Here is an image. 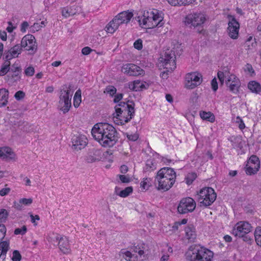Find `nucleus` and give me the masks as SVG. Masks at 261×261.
Returning a JSON list of instances; mask_svg holds the SVG:
<instances>
[{
  "instance_id": "4468645a",
  "label": "nucleus",
  "mask_w": 261,
  "mask_h": 261,
  "mask_svg": "<svg viewBox=\"0 0 261 261\" xmlns=\"http://www.w3.org/2000/svg\"><path fill=\"white\" fill-rule=\"evenodd\" d=\"M50 240L49 241L54 242L55 239L56 242L58 243V246L64 254H68L70 252V246L69 243L68 239L65 236H60L59 234H57L54 238L49 237Z\"/></svg>"
},
{
  "instance_id": "37998d69",
  "label": "nucleus",
  "mask_w": 261,
  "mask_h": 261,
  "mask_svg": "<svg viewBox=\"0 0 261 261\" xmlns=\"http://www.w3.org/2000/svg\"><path fill=\"white\" fill-rule=\"evenodd\" d=\"M8 213L5 209L0 210V223H3L6 221L7 218L8 216Z\"/></svg>"
},
{
  "instance_id": "de8ad7c7",
  "label": "nucleus",
  "mask_w": 261,
  "mask_h": 261,
  "mask_svg": "<svg viewBox=\"0 0 261 261\" xmlns=\"http://www.w3.org/2000/svg\"><path fill=\"white\" fill-rule=\"evenodd\" d=\"M107 93L109 94L111 96L114 95L117 91L116 88L113 86H109L106 89Z\"/></svg>"
},
{
  "instance_id": "79ce46f5",
  "label": "nucleus",
  "mask_w": 261,
  "mask_h": 261,
  "mask_svg": "<svg viewBox=\"0 0 261 261\" xmlns=\"http://www.w3.org/2000/svg\"><path fill=\"white\" fill-rule=\"evenodd\" d=\"M75 12H73L71 8L66 7L62 10V15L65 17L73 15Z\"/></svg>"
},
{
  "instance_id": "9b49d317",
  "label": "nucleus",
  "mask_w": 261,
  "mask_h": 261,
  "mask_svg": "<svg viewBox=\"0 0 261 261\" xmlns=\"http://www.w3.org/2000/svg\"><path fill=\"white\" fill-rule=\"evenodd\" d=\"M186 87L192 89L200 85L202 82V76L197 72L189 73L186 75Z\"/></svg>"
},
{
  "instance_id": "5701e85b",
  "label": "nucleus",
  "mask_w": 261,
  "mask_h": 261,
  "mask_svg": "<svg viewBox=\"0 0 261 261\" xmlns=\"http://www.w3.org/2000/svg\"><path fill=\"white\" fill-rule=\"evenodd\" d=\"M101 153L100 149L93 148L87 156V162L91 163L100 161L101 159Z\"/></svg>"
},
{
  "instance_id": "dca6fc26",
  "label": "nucleus",
  "mask_w": 261,
  "mask_h": 261,
  "mask_svg": "<svg viewBox=\"0 0 261 261\" xmlns=\"http://www.w3.org/2000/svg\"><path fill=\"white\" fill-rule=\"evenodd\" d=\"M225 84L231 92L237 94L239 92L241 82L239 78L234 74H232L229 75L225 81Z\"/></svg>"
},
{
  "instance_id": "a19ab883",
  "label": "nucleus",
  "mask_w": 261,
  "mask_h": 261,
  "mask_svg": "<svg viewBox=\"0 0 261 261\" xmlns=\"http://www.w3.org/2000/svg\"><path fill=\"white\" fill-rule=\"evenodd\" d=\"M248 164L254 166H258L260 167V162L258 158L254 155H251L248 161Z\"/></svg>"
},
{
  "instance_id": "f3484780",
  "label": "nucleus",
  "mask_w": 261,
  "mask_h": 261,
  "mask_svg": "<svg viewBox=\"0 0 261 261\" xmlns=\"http://www.w3.org/2000/svg\"><path fill=\"white\" fill-rule=\"evenodd\" d=\"M72 148L76 150H81L87 144V139L84 135H74L72 139Z\"/></svg>"
},
{
  "instance_id": "0e129e2a",
  "label": "nucleus",
  "mask_w": 261,
  "mask_h": 261,
  "mask_svg": "<svg viewBox=\"0 0 261 261\" xmlns=\"http://www.w3.org/2000/svg\"><path fill=\"white\" fill-rule=\"evenodd\" d=\"M123 98V94L122 93L117 94L114 98V102L115 103L119 102Z\"/></svg>"
},
{
  "instance_id": "09e8293b",
  "label": "nucleus",
  "mask_w": 261,
  "mask_h": 261,
  "mask_svg": "<svg viewBox=\"0 0 261 261\" xmlns=\"http://www.w3.org/2000/svg\"><path fill=\"white\" fill-rule=\"evenodd\" d=\"M6 232V228L4 224H0V243L3 242V239L5 238Z\"/></svg>"
},
{
  "instance_id": "ea45409f",
  "label": "nucleus",
  "mask_w": 261,
  "mask_h": 261,
  "mask_svg": "<svg viewBox=\"0 0 261 261\" xmlns=\"http://www.w3.org/2000/svg\"><path fill=\"white\" fill-rule=\"evenodd\" d=\"M197 174L195 172L189 173L185 177L186 182L190 185L192 184L193 181L196 178Z\"/></svg>"
},
{
  "instance_id": "f03ea898",
  "label": "nucleus",
  "mask_w": 261,
  "mask_h": 261,
  "mask_svg": "<svg viewBox=\"0 0 261 261\" xmlns=\"http://www.w3.org/2000/svg\"><path fill=\"white\" fill-rule=\"evenodd\" d=\"M134 107L135 103L133 101L119 102L115 107V113L113 114L114 118L118 119L121 124L128 122L134 117Z\"/></svg>"
},
{
  "instance_id": "a878e982",
  "label": "nucleus",
  "mask_w": 261,
  "mask_h": 261,
  "mask_svg": "<svg viewBox=\"0 0 261 261\" xmlns=\"http://www.w3.org/2000/svg\"><path fill=\"white\" fill-rule=\"evenodd\" d=\"M9 249V243L7 241L0 243V257L2 256L3 261H5L6 254Z\"/></svg>"
},
{
  "instance_id": "423d86ee",
  "label": "nucleus",
  "mask_w": 261,
  "mask_h": 261,
  "mask_svg": "<svg viewBox=\"0 0 261 261\" xmlns=\"http://www.w3.org/2000/svg\"><path fill=\"white\" fill-rule=\"evenodd\" d=\"M143 16V24L148 28H154L156 27H160L164 24L163 22V17L160 14L157 10L147 12L146 14H144Z\"/></svg>"
},
{
  "instance_id": "412c9836",
  "label": "nucleus",
  "mask_w": 261,
  "mask_h": 261,
  "mask_svg": "<svg viewBox=\"0 0 261 261\" xmlns=\"http://www.w3.org/2000/svg\"><path fill=\"white\" fill-rule=\"evenodd\" d=\"M15 154L12 149L8 147L0 148V158L7 161L15 160Z\"/></svg>"
},
{
  "instance_id": "5fc2aeb1",
  "label": "nucleus",
  "mask_w": 261,
  "mask_h": 261,
  "mask_svg": "<svg viewBox=\"0 0 261 261\" xmlns=\"http://www.w3.org/2000/svg\"><path fill=\"white\" fill-rule=\"evenodd\" d=\"M126 137L127 139L132 141H135L137 140L139 138V135L138 134H128V133L126 134Z\"/></svg>"
},
{
  "instance_id": "f257e3e1",
  "label": "nucleus",
  "mask_w": 261,
  "mask_h": 261,
  "mask_svg": "<svg viewBox=\"0 0 261 261\" xmlns=\"http://www.w3.org/2000/svg\"><path fill=\"white\" fill-rule=\"evenodd\" d=\"M92 136L104 147H111L118 141V133L116 128L108 123H98L92 130Z\"/></svg>"
},
{
  "instance_id": "e433bc0d",
  "label": "nucleus",
  "mask_w": 261,
  "mask_h": 261,
  "mask_svg": "<svg viewBox=\"0 0 261 261\" xmlns=\"http://www.w3.org/2000/svg\"><path fill=\"white\" fill-rule=\"evenodd\" d=\"M254 235L256 244L261 246V226H258L255 228Z\"/></svg>"
},
{
  "instance_id": "8fccbe9b",
  "label": "nucleus",
  "mask_w": 261,
  "mask_h": 261,
  "mask_svg": "<svg viewBox=\"0 0 261 261\" xmlns=\"http://www.w3.org/2000/svg\"><path fill=\"white\" fill-rule=\"evenodd\" d=\"M236 123L238 124L239 128L241 130H243L244 128H245V123H244L243 120L241 118L240 116H237L236 117Z\"/></svg>"
},
{
  "instance_id": "c756f323",
  "label": "nucleus",
  "mask_w": 261,
  "mask_h": 261,
  "mask_svg": "<svg viewBox=\"0 0 261 261\" xmlns=\"http://www.w3.org/2000/svg\"><path fill=\"white\" fill-rule=\"evenodd\" d=\"M119 24L114 18L106 27V31L108 33L113 34L118 29Z\"/></svg>"
},
{
  "instance_id": "393cba45",
  "label": "nucleus",
  "mask_w": 261,
  "mask_h": 261,
  "mask_svg": "<svg viewBox=\"0 0 261 261\" xmlns=\"http://www.w3.org/2000/svg\"><path fill=\"white\" fill-rule=\"evenodd\" d=\"M9 92L5 89H0V107L7 105L8 102Z\"/></svg>"
},
{
  "instance_id": "20e7f679",
  "label": "nucleus",
  "mask_w": 261,
  "mask_h": 261,
  "mask_svg": "<svg viewBox=\"0 0 261 261\" xmlns=\"http://www.w3.org/2000/svg\"><path fill=\"white\" fill-rule=\"evenodd\" d=\"M206 21L205 15L201 12H193L189 14L185 18V24L190 29H196L197 32H204L203 24Z\"/></svg>"
},
{
  "instance_id": "a18cd8bd",
  "label": "nucleus",
  "mask_w": 261,
  "mask_h": 261,
  "mask_svg": "<svg viewBox=\"0 0 261 261\" xmlns=\"http://www.w3.org/2000/svg\"><path fill=\"white\" fill-rule=\"evenodd\" d=\"M21 259V255L18 250H14L13 252L12 260L13 261H20Z\"/></svg>"
},
{
  "instance_id": "69168bd1",
  "label": "nucleus",
  "mask_w": 261,
  "mask_h": 261,
  "mask_svg": "<svg viewBox=\"0 0 261 261\" xmlns=\"http://www.w3.org/2000/svg\"><path fill=\"white\" fill-rule=\"evenodd\" d=\"M10 72H15L18 71H19V73H21V69L20 67L16 66L15 64H13L10 68Z\"/></svg>"
},
{
  "instance_id": "680f3d73",
  "label": "nucleus",
  "mask_w": 261,
  "mask_h": 261,
  "mask_svg": "<svg viewBox=\"0 0 261 261\" xmlns=\"http://www.w3.org/2000/svg\"><path fill=\"white\" fill-rule=\"evenodd\" d=\"M10 191V189L9 188H3L2 190H0V196H4L7 195Z\"/></svg>"
},
{
  "instance_id": "a211bd4d",
  "label": "nucleus",
  "mask_w": 261,
  "mask_h": 261,
  "mask_svg": "<svg viewBox=\"0 0 261 261\" xmlns=\"http://www.w3.org/2000/svg\"><path fill=\"white\" fill-rule=\"evenodd\" d=\"M22 47L20 44H17L4 53V59L10 60L14 58H16L21 53Z\"/></svg>"
},
{
  "instance_id": "e2e57ef3",
  "label": "nucleus",
  "mask_w": 261,
  "mask_h": 261,
  "mask_svg": "<svg viewBox=\"0 0 261 261\" xmlns=\"http://www.w3.org/2000/svg\"><path fill=\"white\" fill-rule=\"evenodd\" d=\"M29 27V23L27 21H23L21 24L20 31L22 33L26 32V29Z\"/></svg>"
},
{
  "instance_id": "0eeeda50",
  "label": "nucleus",
  "mask_w": 261,
  "mask_h": 261,
  "mask_svg": "<svg viewBox=\"0 0 261 261\" xmlns=\"http://www.w3.org/2000/svg\"><path fill=\"white\" fill-rule=\"evenodd\" d=\"M197 197L200 206L206 207L211 205L215 201L217 194L213 188L205 187L200 190Z\"/></svg>"
},
{
  "instance_id": "f704fd0d",
  "label": "nucleus",
  "mask_w": 261,
  "mask_h": 261,
  "mask_svg": "<svg viewBox=\"0 0 261 261\" xmlns=\"http://www.w3.org/2000/svg\"><path fill=\"white\" fill-rule=\"evenodd\" d=\"M81 102V91L78 90L76 91L73 97V106L75 108H78Z\"/></svg>"
},
{
  "instance_id": "39448f33",
  "label": "nucleus",
  "mask_w": 261,
  "mask_h": 261,
  "mask_svg": "<svg viewBox=\"0 0 261 261\" xmlns=\"http://www.w3.org/2000/svg\"><path fill=\"white\" fill-rule=\"evenodd\" d=\"M72 94L70 85H64L63 89L60 90L58 108L64 114L67 113L71 107Z\"/></svg>"
},
{
  "instance_id": "6e6552de",
  "label": "nucleus",
  "mask_w": 261,
  "mask_h": 261,
  "mask_svg": "<svg viewBox=\"0 0 261 261\" xmlns=\"http://www.w3.org/2000/svg\"><path fill=\"white\" fill-rule=\"evenodd\" d=\"M162 59L164 68L167 69L168 71H172L176 68V57L173 51L167 50Z\"/></svg>"
},
{
  "instance_id": "b1692460",
  "label": "nucleus",
  "mask_w": 261,
  "mask_h": 261,
  "mask_svg": "<svg viewBox=\"0 0 261 261\" xmlns=\"http://www.w3.org/2000/svg\"><path fill=\"white\" fill-rule=\"evenodd\" d=\"M186 237L190 242H194L197 237L195 227L193 224H189L185 229Z\"/></svg>"
},
{
  "instance_id": "c03bdc74",
  "label": "nucleus",
  "mask_w": 261,
  "mask_h": 261,
  "mask_svg": "<svg viewBox=\"0 0 261 261\" xmlns=\"http://www.w3.org/2000/svg\"><path fill=\"white\" fill-rule=\"evenodd\" d=\"M150 178H144L143 180L140 183L141 187L143 189L147 190L150 186Z\"/></svg>"
},
{
  "instance_id": "aec40b11",
  "label": "nucleus",
  "mask_w": 261,
  "mask_h": 261,
  "mask_svg": "<svg viewBox=\"0 0 261 261\" xmlns=\"http://www.w3.org/2000/svg\"><path fill=\"white\" fill-rule=\"evenodd\" d=\"M155 177L162 178H176V172L173 168L170 167H164L158 171Z\"/></svg>"
},
{
  "instance_id": "338daca9",
  "label": "nucleus",
  "mask_w": 261,
  "mask_h": 261,
  "mask_svg": "<svg viewBox=\"0 0 261 261\" xmlns=\"http://www.w3.org/2000/svg\"><path fill=\"white\" fill-rule=\"evenodd\" d=\"M92 49L89 47H85L82 50V53L84 55H88L92 51Z\"/></svg>"
},
{
  "instance_id": "4d7b16f0",
  "label": "nucleus",
  "mask_w": 261,
  "mask_h": 261,
  "mask_svg": "<svg viewBox=\"0 0 261 261\" xmlns=\"http://www.w3.org/2000/svg\"><path fill=\"white\" fill-rule=\"evenodd\" d=\"M211 84V86H212V88L214 92H216L217 90L218 87V83H217V80L215 77L212 80Z\"/></svg>"
},
{
  "instance_id": "72a5a7b5",
  "label": "nucleus",
  "mask_w": 261,
  "mask_h": 261,
  "mask_svg": "<svg viewBox=\"0 0 261 261\" xmlns=\"http://www.w3.org/2000/svg\"><path fill=\"white\" fill-rule=\"evenodd\" d=\"M10 61L5 60V62L3 64L2 68L0 70V76H3L5 75L10 70Z\"/></svg>"
},
{
  "instance_id": "13d9d810",
  "label": "nucleus",
  "mask_w": 261,
  "mask_h": 261,
  "mask_svg": "<svg viewBox=\"0 0 261 261\" xmlns=\"http://www.w3.org/2000/svg\"><path fill=\"white\" fill-rule=\"evenodd\" d=\"M20 202L22 204H24L25 205H30L33 202V200L31 198L27 199V198H24L20 199Z\"/></svg>"
},
{
  "instance_id": "4c0bfd02",
  "label": "nucleus",
  "mask_w": 261,
  "mask_h": 261,
  "mask_svg": "<svg viewBox=\"0 0 261 261\" xmlns=\"http://www.w3.org/2000/svg\"><path fill=\"white\" fill-rule=\"evenodd\" d=\"M141 81L139 80H135L133 82L128 83V88L133 91H139Z\"/></svg>"
},
{
  "instance_id": "052dcab7",
  "label": "nucleus",
  "mask_w": 261,
  "mask_h": 261,
  "mask_svg": "<svg viewBox=\"0 0 261 261\" xmlns=\"http://www.w3.org/2000/svg\"><path fill=\"white\" fill-rule=\"evenodd\" d=\"M244 70H245V71H247V72H248L249 73H250L251 74L254 73V70H253V69L252 68V66L250 64H247L245 65V67Z\"/></svg>"
},
{
  "instance_id": "3c124183",
  "label": "nucleus",
  "mask_w": 261,
  "mask_h": 261,
  "mask_svg": "<svg viewBox=\"0 0 261 261\" xmlns=\"http://www.w3.org/2000/svg\"><path fill=\"white\" fill-rule=\"evenodd\" d=\"M24 73L27 76H33L35 73V69L32 66H29L25 69Z\"/></svg>"
},
{
  "instance_id": "2f4dec72",
  "label": "nucleus",
  "mask_w": 261,
  "mask_h": 261,
  "mask_svg": "<svg viewBox=\"0 0 261 261\" xmlns=\"http://www.w3.org/2000/svg\"><path fill=\"white\" fill-rule=\"evenodd\" d=\"M248 88L252 92L259 93L261 92V86L260 84L255 81L250 82L248 85Z\"/></svg>"
},
{
  "instance_id": "7c9ffc66",
  "label": "nucleus",
  "mask_w": 261,
  "mask_h": 261,
  "mask_svg": "<svg viewBox=\"0 0 261 261\" xmlns=\"http://www.w3.org/2000/svg\"><path fill=\"white\" fill-rule=\"evenodd\" d=\"M156 168V164L152 159H148L146 162L145 166L144 167V171L151 172Z\"/></svg>"
},
{
  "instance_id": "473e14b6",
  "label": "nucleus",
  "mask_w": 261,
  "mask_h": 261,
  "mask_svg": "<svg viewBox=\"0 0 261 261\" xmlns=\"http://www.w3.org/2000/svg\"><path fill=\"white\" fill-rule=\"evenodd\" d=\"M200 116L203 120H207L211 122H214L215 120L214 115L211 112L202 111L200 113Z\"/></svg>"
},
{
  "instance_id": "c85d7f7f",
  "label": "nucleus",
  "mask_w": 261,
  "mask_h": 261,
  "mask_svg": "<svg viewBox=\"0 0 261 261\" xmlns=\"http://www.w3.org/2000/svg\"><path fill=\"white\" fill-rule=\"evenodd\" d=\"M146 248V246L145 244L140 243L137 245H134L132 247V249L133 252L138 253V254L141 256L144 254Z\"/></svg>"
},
{
  "instance_id": "603ef678",
  "label": "nucleus",
  "mask_w": 261,
  "mask_h": 261,
  "mask_svg": "<svg viewBox=\"0 0 261 261\" xmlns=\"http://www.w3.org/2000/svg\"><path fill=\"white\" fill-rule=\"evenodd\" d=\"M134 46L138 50L142 49L143 47L142 40L140 39L137 40L134 43Z\"/></svg>"
},
{
  "instance_id": "9d476101",
  "label": "nucleus",
  "mask_w": 261,
  "mask_h": 261,
  "mask_svg": "<svg viewBox=\"0 0 261 261\" xmlns=\"http://www.w3.org/2000/svg\"><path fill=\"white\" fill-rule=\"evenodd\" d=\"M252 227L247 222L240 221L238 222L232 230V234L236 237H243L252 230Z\"/></svg>"
},
{
  "instance_id": "bb28decb",
  "label": "nucleus",
  "mask_w": 261,
  "mask_h": 261,
  "mask_svg": "<svg viewBox=\"0 0 261 261\" xmlns=\"http://www.w3.org/2000/svg\"><path fill=\"white\" fill-rule=\"evenodd\" d=\"M20 73L19 71H17L15 72H11L8 74L7 77H8V81L10 84H14L20 80Z\"/></svg>"
},
{
  "instance_id": "cd10ccee",
  "label": "nucleus",
  "mask_w": 261,
  "mask_h": 261,
  "mask_svg": "<svg viewBox=\"0 0 261 261\" xmlns=\"http://www.w3.org/2000/svg\"><path fill=\"white\" fill-rule=\"evenodd\" d=\"M172 6L187 5L193 3L196 0H166Z\"/></svg>"
},
{
  "instance_id": "864d4df0",
  "label": "nucleus",
  "mask_w": 261,
  "mask_h": 261,
  "mask_svg": "<svg viewBox=\"0 0 261 261\" xmlns=\"http://www.w3.org/2000/svg\"><path fill=\"white\" fill-rule=\"evenodd\" d=\"M25 96V93L22 91H18L15 94L14 97L17 100H20L23 98Z\"/></svg>"
},
{
  "instance_id": "7ed1b4c3",
  "label": "nucleus",
  "mask_w": 261,
  "mask_h": 261,
  "mask_svg": "<svg viewBox=\"0 0 261 261\" xmlns=\"http://www.w3.org/2000/svg\"><path fill=\"white\" fill-rule=\"evenodd\" d=\"M214 253L210 250L200 246H191L186 253V259L189 261H212Z\"/></svg>"
},
{
  "instance_id": "2eb2a0df",
  "label": "nucleus",
  "mask_w": 261,
  "mask_h": 261,
  "mask_svg": "<svg viewBox=\"0 0 261 261\" xmlns=\"http://www.w3.org/2000/svg\"><path fill=\"white\" fill-rule=\"evenodd\" d=\"M176 178H156L155 182H158L156 189L158 190L166 192L170 189L175 182Z\"/></svg>"
},
{
  "instance_id": "1a4fd4ad",
  "label": "nucleus",
  "mask_w": 261,
  "mask_h": 261,
  "mask_svg": "<svg viewBox=\"0 0 261 261\" xmlns=\"http://www.w3.org/2000/svg\"><path fill=\"white\" fill-rule=\"evenodd\" d=\"M196 207L194 200L190 197L182 199L177 207L178 212L181 214L193 212Z\"/></svg>"
},
{
  "instance_id": "ddd939ff",
  "label": "nucleus",
  "mask_w": 261,
  "mask_h": 261,
  "mask_svg": "<svg viewBox=\"0 0 261 261\" xmlns=\"http://www.w3.org/2000/svg\"><path fill=\"white\" fill-rule=\"evenodd\" d=\"M121 71L128 76H137L144 74V71L140 67L132 63H127L123 65Z\"/></svg>"
},
{
  "instance_id": "f8f14e48",
  "label": "nucleus",
  "mask_w": 261,
  "mask_h": 261,
  "mask_svg": "<svg viewBox=\"0 0 261 261\" xmlns=\"http://www.w3.org/2000/svg\"><path fill=\"white\" fill-rule=\"evenodd\" d=\"M227 33L229 37L232 39H237L239 37L240 24L235 17L232 15L228 16Z\"/></svg>"
},
{
  "instance_id": "49530a36",
  "label": "nucleus",
  "mask_w": 261,
  "mask_h": 261,
  "mask_svg": "<svg viewBox=\"0 0 261 261\" xmlns=\"http://www.w3.org/2000/svg\"><path fill=\"white\" fill-rule=\"evenodd\" d=\"M27 231V227L24 225L21 228H17L15 229L14 230V234H21L23 235Z\"/></svg>"
},
{
  "instance_id": "58836bf2",
  "label": "nucleus",
  "mask_w": 261,
  "mask_h": 261,
  "mask_svg": "<svg viewBox=\"0 0 261 261\" xmlns=\"http://www.w3.org/2000/svg\"><path fill=\"white\" fill-rule=\"evenodd\" d=\"M133 191L132 187H127L124 190L120 191L119 193H117V195L121 197H126L129 195L133 192Z\"/></svg>"
},
{
  "instance_id": "bf43d9fd",
  "label": "nucleus",
  "mask_w": 261,
  "mask_h": 261,
  "mask_svg": "<svg viewBox=\"0 0 261 261\" xmlns=\"http://www.w3.org/2000/svg\"><path fill=\"white\" fill-rule=\"evenodd\" d=\"M29 214L31 219L32 223H33L34 225H37L36 220H40V217L39 216V215H36L35 216H34L32 213H29Z\"/></svg>"
},
{
  "instance_id": "774afa93",
  "label": "nucleus",
  "mask_w": 261,
  "mask_h": 261,
  "mask_svg": "<svg viewBox=\"0 0 261 261\" xmlns=\"http://www.w3.org/2000/svg\"><path fill=\"white\" fill-rule=\"evenodd\" d=\"M14 207L17 210L21 211L23 209L22 204L20 202V200H19V202H15L14 203Z\"/></svg>"
},
{
  "instance_id": "6ab92c4d",
  "label": "nucleus",
  "mask_w": 261,
  "mask_h": 261,
  "mask_svg": "<svg viewBox=\"0 0 261 261\" xmlns=\"http://www.w3.org/2000/svg\"><path fill=\"white\" fill-rule=\"evenodd\" d=\"M35 37L32 35H27L24 36L21 41V45L27 50H33L36 49L35 47Z\"/></svg>"
},
{
  "instance_id": "c9c22d12",
  "label": "nucleus",
  "mask_w": 261,
  "mask_h": 261,
  "mask_svg": "<svg viewBox=\"0 0 261 261\" xmlns=\"http://www.w3.org/2000/svg\"><path fill=\"white\" fill-rule=\"evenodd\" d=\"M246 166L245 171L246 174L248 175H252L256 173L260 167L258 166H254L249 164L247 165Z\"/></svg>"
},
{
  "instance_id": "6e6d98bb",
  "label": "nucleus",
  "mask_w": 261,
  "mask_h": 261,
  "mask_svg": "<svg viewBox=\"0 0 261 261\" xmlns=\"http://www.w3.org/2000/svg\"><path fill=\"white\" fill-rule=\"evenodd\" d=\"M118 176L122 183H128L130 181V178L126 175H118Z\"/></svg>"
},
{
  "instance_id": "4be33fe9",
  "label": "nucleus",
  "mask_w": 261,
  "mask_h": 261,
  "mask_svg": "<svg viewBox=\"0 0 261 261\" xmlns=\"http://www.w3.org/2000/svg\"><path fill=\"white\" fill-rule=\"evenodd\" d=\"M133 16L132 12L124 11L119 13L114 19L120 25L122 23H127Z\"/></svg>"
}]
</instances>
